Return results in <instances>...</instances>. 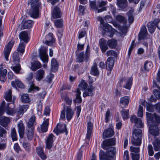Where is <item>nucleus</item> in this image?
Returning <instances> with one entry per match:
<instances>
[{
  "label": "nucleus",
  "mask_w": 160,
  "mask_h": 160,
  "mask_svg": "<svg viewBox=\"0 0 160 160\" xmlns=\"http://www.w3.org/2000/svg\"><path fill=\"white\" fill-rule=\"evenodd\" d=\"M4 98L8 102L11 101L12 100V91L9 89L5 93Z\"/></svg>",
  "instance_id": "ea45409f"
},
{
  "label": "nucleus",
  "mask_w": 160,
  "mask_h": 160,
  "mask_svg": "<svg viewBox=\"0 0 160 160\" xmlns=\"http://www.w3.org/2000/svg\"><path fill=\"white\" fill-rule=\"evenodd\" d=\"M52 17L53 18H60L61 17V12L59 8L55 7L52 11Z\"/></svg>",
  "instance_id": "6ab92c4d"
},
{
  "label": "nucleus",
  "mask_w": 160,
  "mask_h": 160,
  "mask_svg": "<svg viewBox=\"0 0 160 160\" xmlns=\"http://www.w3.org/2000/svg\"><path fill=\"white\" fill-rule=\"evenodd\" d=\"M11 85L12 87L15 88H17V87L22 88H24L23 84L18 79H16L15 81H12Z\"/></svg>",
  "instance_id": "cd10ccee"
},
{
  "label": "nucleus",
  "mask_w": 160,
  "mask_h": 160,
  "mask_svg": "<svg viewBox=\"0 0 160 160\" xmlns=\"http://www.w3.org/2000/svg\"><path fill=\"white\" fill-rule=\"evenodd\" d=\"M109 155H110L108 154L107 152L106 153H105L102 150L100 151L99 157L101 160H109V159L112 158V157H109Z\"/></svg>",
  "instance_id": "f704fd0d"
},
{
  "label": "nucleus",
  "mask_w": 160,
  "mask_h": 160,
  "mask_svg": "<svg viewBox=\"0 0 160 160\" xmlns=\"http://www.w3.org/2000/svg\"><path fill=\"white\" fill-rule=\"evenodd\" d=\"M33 24V22L31 20H28L24 22L22 26L23 29H29L32 27Z\"/></svg>",
  "instance_id": "c756f323"
},
{
  "label": "nucleus",
  "mask_w": 160,
  "mask_h": 160,
  "mask_svg": "<svg viewBox=\"0 0 160 160\" xmlns=\"http://www.w3.org/2000/svg\"><path fill=\"white\" fill-rule=\"evenodd\" d=\"M81 92L79 89H77L76 91V99L75 102L80 103L82 101V99L80 96Z\"/></svg>",
  "instance_id": "603ef678"
},
{
  "label": "nucleus",
  "mask_w": 160,
  "mask_h": 160,
  "mask_svg": "<svg viewBox=\"0 0 160 160\" xmlns=\"http://www.w3.org/2000/svg\"><path fill=\"white\" fill-rule=\"evenodd\" d=\"M12 58L14 61L16 62H19L20 60V58L19 57L18 53L17 52H15L13 54Z\"/></svg>",
  "instance_id": "bf43d9fd"
},
{
  "label": "nucleus",
  "mask_w": 160,
  "mask_h": 160,
  "mask_svg": "<svg viewBox=\"0 0 160 160\" xmlns=\"http://www.w3.org/2000/svg\"><path fill=\"white\" fill-rule=\"evenodd\" d=\"M48 49L44 46L41 47L39 49V55L41 59L45 63H47L48 61V56L47 54Z\"/></svg>",
  "instance_id": "9d476101"
},
{
  "label": "nucleus",
  "mask_w": 160,
  "mask_h": 160,
  "mask_svg": "<svg viewBox=\"0 0 160 160\" xmlns=\"http://www.w3.org/2000/svg\"><path fill=\"white\" fill-rule=\"evenodd\" d=\"M152 144L154 150L157 151L160 150V139L155 138L152 142Z\"/></svg>",
  "instance_id": "bb28decb"
},
{
  "label": "nucleus",
  "mask_w": 160,
  "mask_h": 160,
  "mask_svg": "<svg viewBox=\"0 0 160 160\" xmlns=\"http://www.w3.org/2000/svg\"><path fill=\"white\" fill-rule=\"evenodd\" d=\"M130 121L132 122H134L135 123V126L137 128H142L143 127L142 120L138 118L136 116H131L130 118Z\"/></svg>",
  "instance_id": "4468645a"
},
{
  "label": "nucleus",
  "mask_w": 160,
  "mask_h": 160,
  "mask_svg": "<svg viewBox=\"0 0 160 160\" xmlns=\"http://www.w3.org/2000/svg\"><path fill=\"white\" fill-rule=\"evenodd\" d=\"M160 21L159 19L156 18L153 21L148 23L147 27L150 33H152L154 32L156 26Z\"/></svg>",
  "instance_id": "ddd939ff"
},
{
  "label": "nucleus",
  "mask_w": 160,
  "mask_h": 160,
  "mask_svg": "<svg viewBox=\"0 0 160 160\" xmlns=\"http://www.w3.org/2000/svg\"><path fill=\"white\" fill-rule=\"evenodd\" d=\"M62 100L68 104L71 105L72 102V100L70 99L66 94H62L61 95Z\"/></svg>",
  "instance_id": "a18cd8bd"
},
{
  "label": "nucleus",
  "mask_w": 160,
  "mask_h": 160,
  "mask_svg": "<svg viewBox=\"0 0 160 160\" xmlns=\"http://www.w3.org/2000/svg\"><path fill=\"white\" fill-rule=\"evenodd\" d=\"M153 67V64L151 61H146L144 62V70L146 71H148L151 69Z\"/></svg>",
  "instance_id": "37998d69"
},
{
  "label": "nucleus",
  "mask_w": 160,
  "mask_h": 160,
  "mask_svg": "<svg viewBox=\"0 0 160 160\" xmlns=\"http://www.w3.org/2000/svg\"><path fill=\"white\" fill-rule=\"evenodd\" d=\"M160 69L158 71L156 78L153 81V88H158V90L154 89L153 93L157 99L160 98Z\"/></svg>",
  "instance_id": "0eeeda50"
},
{
  "label": "nucleus",
  "mask_w": 160,
  "mask_h": 160,
  "mask_svg": "<svg viewBox=\"0 0 160 160\" xmlns=\"http://www.w3.org/2000/svg\"><path fill=\"white\" fill-rule=\"evenodd\" d=\"M51 69L52 71L55 72L57 69L58 66V63L57 60L54 58L52 59L51 61Z\"/></svg>",
  "instance_id": "e433bc0d"
},
{
  "label": "nucleus",
  "mask_w": 160,
  "mask_h": 160,
  "mask_svg": "<svg viewBox=\"0 0 160 160\" xmlns=\"http://www.w3.org/2000/svg\"><path fill=\"white\" fill-rule=\"evenodd\" d=\"M35 119V116H32L28 121L26 127V134L28 139L30 140H32L33 138Z\"/></svg>",
  "instance_id": "7ed1b4c3"
},
{
  "label": "nucleus",
  "mask_w": 160,
  "mask_h": 160,
  "mask_svg": "<svg viewBox=\"0 0 160 160\" xmlns=\"http://www.w3.org/2000/svg\"><path fill=\"white\" fill-rule=\"evenodd\" d=\"M19 38L21 40H23L26 43L28 41V34L26 32H22L19 35Z\"/></svg>",
  "instance_id": "7c9ffc66"
},
{
  "label": "nucleus",
  "mask_w": 160,
  "mask_h": 160,
  "mask_svg": "<svg viewBox=\"0 0 160 160\" xmlns=\"http://www.w3.org/2000/svg\"><path fill=\"white\" fill-rule=\"evenodd\" d=\"M99 44L102 52H105L108 49L107 41L104 38H102L100 39L99 41Z\"/></svg>",
  "instance_id": "2eb2a0df"
},
{
  "label": "nucleus",
  "mask_w": 160,
  "mask_h": 160,
  "mask_svg": "<svg viewBox=\"0 0 160 160\" xmlns=\"http://www.w3.org/2000/svg\"><path fill=\"white\" fill-rule=\"evenodd\" d=\"M45 74V71L42 69H41L38 70L37 72L36 76V79L38 81H40L42 79Z\"/></svg>",
  "instance_id": "72a5a7b5"
},
{
  "label": "nucleus",
  "mask_w": 160,
  "mask_h": 160,
  "mask_svg": "<svg viewBox=\"0 0 160 160\" xmlns=\"http://www.w3.org/2000/svg\"><path fill=\"white\" fill-rule=\"evenodd\" d=\"M85 55L83 52H81L79 54L77 55L76 58V61L78 62H81L83 61Z\"/></svg>",
  "instance_id": "3c124183"
},
{
  "label": "nucleus",
  "mask_w": 160,
  "mask_h": 160,
  "mask_svg": "<svg viewBox=\"0 0 160 160\" xmlns=\"http://www.w3.org/2000/svg\"><path fill=\"white\" fill-rule=\"evenodd\" d=\"M10 104H12V105H14L13 103H8L7 106L5 107V111L7 114L13 115L15 113H16V110H14L13 108H12V106L10 107L9 106Z\"/></svg>",
  "instance_id": "b1692460"
},
{
  "label": "nucleus",
  "mask_w": 160,
  "mask_h": 160,
  "mask_svg": "<svg viewBox=\"0 0 160 160\" xmlns=\"http://www.w3.org/2000/svg\"><path fill=\"white\" fill-rule=\"evenodd\" d=\"M133 78L131 77H123L120 79L118 83V85L121 87L122 85L123 81L124 82L123 87L128 90H130L132 85Z\"/></svg>",
  "instance_id": "1a4fd4ad"
},
{
  "label": "nucleus",
  "mask_w": 160,
  "mask_h": 160,
  "mask_svg": "<svg viewBox=\"0 0 160 160\" xmlns=\"http://www.w3.org/2000/svg\"><path fill=\"white\" fill-rule=\"evenodd\" d=\"M95 88L92 85H89L88 88L86 89L83 93L84 97L87 96H91L93 95L92 91Z\"/></svg>",
  "instance_id": "a878e982"
},
{
  "label": "nucleus",
  "mask_w": 160,
  "mask_h": 160,
  "mask_svg": "<svg viewBox=\"0 0 160 160\" xmlns=\"http://www.w3.org/2000/svg\"><path fill=\"white\" fill-rule=\"evenodd\" d=\"M54 137V135L52 133L50 134L47 137L46 142V147L48 149H50L52 147Z\"/></svg>",
  "instance_id": "aec40b11"
},
{
  "label": "nucleus",
  "mask_w": 160,
  "mask_h": 160,
  "mask_svg": "<svg viewBox=\"0 0 160 160\" xmlns=\"http://www.w3.org/2000/svg\"><path fill=\"white\" fill-rule=\"evenodd\" d=\"M2 69L0 68V81L2 82H4L6 81L7 71L6 69Z\"/></svg>",
  "instance_id": "473e14b6"
},
{
  "label": "nucleus",
  "mask_w": 160,
  "mask_h": 160,
  "mask_svg": "<svg viewBox=\"0 0 160 160\" xmlns=\"http://www.w3.org/2000/svg\"><path fill=\"white\" fill-rule=\"evenodd\" d=\"M129 110L123 109L121 111L122 117L124 120L127 119L129 118Z\"/></svg>",
  "instance_id": "c03bdc74"
},
{
  "label": "nucleus",
  "mask_w": 160,
  "mask_h": 160,
  "mask_svg": "<svg viewBox=\"0 0 160 160\" xmlns=\"http://www.w3.org/2000/svg\"><path fill=\"white\" fill-rule=\"evenodd\" d=\"M10 122L8 118L3 116L0 118V124L3 127H5Z\"/></svg>",
  "instance_id": "2f4dec72"
},
{
  "label": "nucleus",
  "mask_w": 160,
  "mask_h": 160,
  "mask_svg": "<svg viewBox=\"0 0 160 160\" xmlns=\"http://www.w3.org/2000/svg\"><path fill=\"white\" fill-rule=\"evenodd\" d=\"M143 115V108L141 105L139 106L138 115L139 117H142Z\"/></svg>",
  "instance_id": "69168bd1"
},
{
  "label": "nucleus",
  "mask_w": 160,
  "mask_h": 160,
  "mask_svg": "<svg viewBox=\"0 0 160 160\" xmlns=\"http://www.w3.org/2000/svg\"><path fill=\"white\" fill-rule=\"evenodd\" d=\"M147 120L149 130L150 134L154 136H158L159 133L160 127H158L160 122V116L154 113L153 114L146 112Z\"/></svg>",
  "instance_id": "f257e3e1"
},
{
  "label": "nucleus",
  "mask_w": 160,
  "mask_h": 160,
  "mask_svg": "<svg viewBox=\"0 0 160 160\" xmlns=\"http://www.w3.org/2000/svg\"><path fill=\"white\" fill-rule=\"evenodd\" d=\"M30 88L28 90V92H30L34 90L38 91L39 90V88L38 87H36L32 82H30Z\"/></svg>",
  "instance_id": "864d4df0"
},
{
  "label": "nucleus",
  "mask_w": 160,
  "mask_h": 160,
  "mask_svg": "<svg viewBox=\"0 0 160 160\" xmlns=\"http://www.w3.org/2000/svg\"><path fill=\"white\" fill-rule=\"evenodd\" d=\"M21 101L24 103H27L30 102V99L27 94H24L22 95L21 97Z\"/></svg>",
  "instance_id": "49530a36"
},
{
  "label": "nucleus",
  "mask_w": 160,
  "mask_h": 160,
  "mask_svg": "<svg viewBox=\"0 0 160 160\" xmlns=\"http://www.w3.org/2000/svg\"><path fill=\"white\" fill-rule=\"evenodd\" d=\"M127 2V0H117V5L122 8H124L126 7Z\"/></svg>",
  "instance_id": "a19ab883"
},
{
  "label": "nucleus",
  "mask_w": 160,
  "mask_h": 160,
  "mask_svg": "<svg viewBox=\"0 0 160 160\" xmlns=\"http://www.w3.org/2000/svg\"><path fill=\"white\" fill-rule=\"evenodd\" d=\"M42 66L41 63L38 61H35L32 63L31 69L33 71H36Z\"/></svg>",
  "instance_id": "58836bf2"
},
{
  "label": "nucleus",
  "mask_w": 160,
  "mask_h": 160,
  "mask_svg": "<svg viewBox=\"0 0 160 160\" xmlns=\"http://www.w3.org/2000/svg\"><path fill=\"white\" fill-rule=\"evenodd\" d=\"M53 132L57 135L63 132H65L66 135L68 134V132L65 124H58L57 127L54 129Z\"/></svg>",
  "instance_id": "f8f14e48"
},
{
  "label": "nucleus",
  "mask_w": 160,
  "mask_h": 160,
  "mask_svg": "<svg viewBox=\"0 0 160 160\" xmlns=\"http://www.w3.org/2000/svg\"><path fill=\"white\" fill-rule=\"evenodd\" d=\"M65 112L67 119L68 121H70L72 118L74 113L73 111L70 107H67L66 110L65 107H64V109L61 112L60 119L63 120H65Z\"/></svg>",
  "instance_id": "6e6552de"
},
{
  "label": "nucleus",
  "mask_w": 160,
  "mask_h": 160,
  "mask_svg": "<svg viewBox=\"0 0 160 160\" xmlns=\"http://www.w3.org/2000/svg\"><path fill=\"white\" fill-rule=\"evenodd\" d=\"M33 0H29L28 3H31V8L30 9L29 14L31 16L35 18H38L39 14V9L40 8L41 4L38 1L32 2Z\"/></svg>",
  "instance_id": "39448f33"
},
{
  "label": "nucleus",
  "mask_w": 160,
  "mask_h": 160,
  "mask_svg": "<svg viewBox=\"0 0 160 160\" xmlns=\"http://www.w3.org/2000/svg\"><path fill=\"white\" fill-rule=\"evenodd\" d=\"M114 134V130L111 128H108L104 131L102 138L104 139L112 137Z\"/></svg>",
  "instance_id": "412c9836"
},
{
  "label": "nucleus",
  "mask_w": 160,
  "mask_h": 160,
  "mask_svg": "<svg viewBox=\"0 0 160 160\" xmlns=\"http://www.w3.org/2000/svg\"><path fill=\"white\" fill-rule=\"evenodd\" d=\"M25 45L23 42L19 44L18 48L17 51L20 53L22 54L25 51Z\"/></svg>",
  "instance_id": "5fc2aeb1"
},
{
  "label": "nucleus",
  "mask_w": 160,
  "mask_h": 160,
  "mask_svg": "<svg viewBox=\"0 0 160 160\" xmlns=\"http://www.w3.org/2000/svg\"><path fill=\"white\" fill-rule=\"evenodd\" d=\"M108 46L111 49L115 48L117 44V41L113 39H112L107 41Z\"/></svg>",
  "instance_id": "4c0bfd02"
},
{
  "label": "nucleus",
  "mask_w": 160,
  "mask_h": 160,
  "mask_svg": "<svg viewBox=\"0 0 160 160\" xmlns=\"http://www.w3.org/2000/svg\"><path fill=\"white\" fill-rule=\"evenodd\" d=\"M11 68L13 70L17 73H19L21 69L20 65L19 64H17L15 66H13Z\"/></svg>",
  "instance_id": "13d9d810"
},
{
  "label": "nucleus",
  "mask_w": 160,
  "mask_h": 160,
  "mask_svg": "<svg viewBox=\"0 0 160 160\" xmlns=\"http://www.w3.org/2000/svg\"><path fill=\"white\" fill-rule=\"evenodd\" d=\"M28 108V105L21 106L16 109V113L19 115H22Z\"/></svg>",
  "instance_id": "393cba45"
},
{
  "label": "nucleus",
  "mask_w": 160,
  "mask_h": 160,
  "mask_svg": "<svg viewBox=\"0 0 160 160\" xmlns=\"http://www.w3.org/2000/svg\"><path fill=\"white\" fill-rule=\"evenodd\" d=\"M148 150L149 155L150 156H153L154 152L152 146L151 144H149L148 145Z\"/></svg>",
  "instance_id": "052dcab7"
},
{
  "label": "nucleus",
  "mask_w": 160,
  "mask_h": 160,
  "mask_svg": "<svg viewBox=\"0 0 160 160\" xmlns=\"http://www.w3.org/2000/svg\"><path fill=\"white\" fill-rule=\"evenodd\" d=\"M155 105H153L151 104H148L147 106V110L149 112H153L154 111Z\"/></svg>",
  "instance_id": "680f3d73"
},
{
  "label": "nucleus",
  "mask_w": 160,
  "mask_h": 160,
  "mask_svg": "<svg viewBox=\"0 0 160 160\" xmlns=\"http://www.w3.org/2000/svg\"><path fill=\"white\" fill-rule=\"evenodd\" d=\"M49 124V119H47L44 120L41 125V129L42 132H46L48 129V126Z\"/></svg>",
  "instance_id": "c9c22d12"
},
{
  "label": "nucleus",
  "mask_w": 160,
  "mask_h": 160,
  "mask_svg": "<svg viewBox=\"0 0 160 160\" xmlns=\"http://www.w3.org/2000/svg\"><path fill=\"white\" fill-rule=\"evenodd\" d=\"M116 19L120 23H123L124 25H126L127 20L124 17L120 15H118L116 16Z\"/></svg>",
  "instance_id": "79ce46f5"
},
{
  "label": "nucleus",
  "mask_w": 160,
  "mask_h": 160,
  "mask_svg": "<svg viewBox=\"0 0 160 160\" xmlns=\"http://www.w3.org/2000/svg\"><path fill=\"white\" fill-rule=\"evenodd\" d=\"M11 134L12 141H13L17 140V136L15 128H13L11 129Z\"/></svg>",
  "instance_id": "de8ad7c7"
},
{
  "label": "nucleus",
  "mask_w": 160,
  "mask_h": 160,
  "mask_svg": "<svg viewBox=\"0 0 160 160\" xmlns=\"http://www.w3.org/2000/svg\"><path fill=\"white\" fill-rule=\"evenodd\" d=\"M90 54V48L89 45H88L85 52V59L86 60H88Z\"/></svg>",
  "instance_id": "0e129e2a"
},
{
  "label": "nucleus",
  "mask_w": 160,
  "mask_h": 160,
  "mask_svg": "<svg viewBox=\"0 0 160 160\" xmlns=\"http://www.w3.org/2000/svg\"><path fill=\"white\" fill-rule=\"evenodd\" d=\"M132 160H139V154L132 153Z\"/></svg>",
  "instance_id": "774afa93"
},
{
  "label": "nucleus",
  "mask_w": 160,
  "mask_h": 160,
  "mask_svg": "<svg viewBox=\"0 0 160 160\" xmlns=\"http://www.w3.org/2000/svg\"><path fill=\"white\" fill-rule=\"evenodd\" d=\"M147 34V31L145 26H143L138 35V40L140 41L144 40L146 38Z\"/></svg>",
  "instance_id": "a211bd4d"
},
{
  "label": "nucleus",
  "mask_w": 160,
  "mask_h": 160,
  "mask_svg": "<svg viewBox=\"0 0 160 160\" xmlns=\"http://www.w3.org/2000/svg\"><path fill=\"white\" fill-rule=\"evenodd\" d=\"M115 143V139L111 138L104 140L101 144L102 148L107 150L108 154L110 155L109 156L112 158L116 153V150L115 147L111 146L114 145Z\"/></svg>",
  "instance_id": "f03ea898"
},
{
  "label": "nucleus",
  "mask_w": 160,
  "mask_h": 160,
  "mask_svg": "<svg viewBox=\"0 0 160 160\" xmlns=\"http://www.w3.org/2000/svg\"><path fill=\"white\" fill-rule=\"evenodd\" d=\"M88 84L85 82L83 80L82 81L81 83L79 84L78 86V88L77 89L85 90L87 87Z\"/></svg>",
  "instance_id": "6e6d98bb"
},
{
  "label": "nucleus",
  "mask_w": 160,
  "mask_h": 160,
  "mask_svg": "<svg viewBox=\"0 0 160 160\" xmlns=\"http://www.w3.org/2000/svg\"><path fill=\"white\" fill-rule=\"evenodd\" d=\"M5 102L4 101H3L1 104L0 106V116H2L5 110Z\"/></svg>",
  "instance_id": "4d7b16f0"
},
{
  "label": "nucleus",
  "mask_w": 160,
  "mask_h": 160,
  "mask_svg": "<svg viewBox=\"0 0 160 160\" xmlns=\"http://www.w3.org/2000/svg\"><path fill=\"white\" fill-rule=\"evenodd\" d=\"M142 130L139 129H135L132 132V144L137 146H140L142 143Z\"/></svg>",
  "instance_id": "423d86ee"
},
{
  "label": "nucleus",
  "mask_w": 160,
  "mask_h": 160,
  "mask_svg": "<svg viewBox=\"0 0 160 160\" xmlns=\"http://www.w3.org/2000/svg\"><path fill=\"white\" fill-rule=\"evenodd\" d=\"M6 133L7 131L6 130L0 126V137H5Z\"/></svg>",
  "instance_id": "338daca9"
},
{
  "label": "nucleus",
  "mask_w": 160,
  "mask_h": 160,
  "mask_svg": "<svg viewBox=\"0 0 160 160\" xmlns=\"http://www.w3.org/2000/svg\"><path fill=\"white\" fill-rule=\"evenodd\" d=\"M114 58L112 57H110L108 58L107 62L106 64L108 70L111 71L114 64Z\"/></svg>",
  "instance_id": "5701e85b"
},
{
  "label": "nucleus",
  "mask_w": 160,
  "mask_h": 160,
  "mask_svg": "<svg viewBox=\"0 0 160 160\" xmlns=\"http://www.w3.org/2000/svg\"><path fill=\"white\" fill-rule=\"evenodd\" d=\"M107 57L110 56H116L117 55V53L116 52L113 50H109L106 53Z\"/></svg>",
  "instance_id": "e2e57ef3"
},
{
  "label": "nucleus",
  "mask_w": 160,
  "mask_h": 160,
  "mask_svg": "<svg viewBox=\"0 0 160 160\" xmlns=\"http://www.w3.org/2000/svg\"><path fill=\"white\" fill-rule=\"evenodd\" d=\"M45 39V43L48 45L51 46L55 42L53 34L51 32L49 33L46 36Z\"/></svg>",
  "instance_id": "dca6fc26"
},
{
  "label": "nucleus",
  "mask_w": 160,
  "mask_h": 160,
  "mask_svg": "<svg viewBox=\"0 0 160 160\" xmlns=\"http://www.w3.org/2000/svg\"><path fill=\"white\" fill-rule=\"evenodd\" d=\"M14 44V42L12 40H11L5 47L3 51L4 55L6 60L7 61H8V57Z\"/></svg>",
  "instance_id": "9b49d317"
},
{
  "label": "nucleus",
  "mask_w": 160,
  "mask_h": 160,
  "mask_svg": "<svg viewBox=\"0 0 160 160\" xmlns=\"http://www.w3.org/2000/svg\"><path fill=\"white\" fill-rule=\"evenodd\" d=\"M18 132L21 138H23L25 130V126L21 120L19 121L18 123Z\"/></svg>",
  "instance_id": "f3484780"
},
{
  "label": "nucleus",
  "mask_w": 160,
  "mask_h": 160,
  "mask_svg": "<svg viewBox=\"0 0 160 160\" xmlns=\"http://www.w3.org/2000/svg\"><path fill=\"white\" fill-rule=\"evenodd\" d=\"M120 103L122 104L127 105L129 102V98L127 96H125L120 99Z\"/></svg>",
  "instance_id": "8fccbe9b"
},
{
  "label": "nucleus",
  "mask_w": 160,
  "mask_h": 160,
  "mask_svg": "<svg viewBox=\"0 0 160 160\" xmlns=\"http://www.w3.org/2000/svg\"><path fill=\"white\" fill-rule=\"evenodd\" d=\"M91 74L95 76H98L99 74V70L97 68V64L96 62L93 63L91 67Z\"/></svg>",
  "instance_id": "c85d7f7f"
},
{
  "label": "nucleus",
  "mask_w": 160,
  "mask_h": 160,
  "mask_svg": "<svg viewBox=\"0 0 160 160\" xmlns=\"http://www.w3.org/2000/svg\"><path fill=\"white\" fill-rule=\"evenodd\" d=\"M99 20L101 24L102 33L110 37H112L114 34V31L115 30L108 23L105 22L103 19L102 18H100Z\"/></svg>",
  "instance_id": "20e7f679"
},
{
  "label": "nucleus",
  "mask_w": 160,
  "mask_h": 160,
  "mask_svg": "<svg viewBox=\"0 0 160 160\" xmlns=\"http://www.w3.org/2000/svg\"><path fill=\"white\" fill-rule=\"evenodd\" d=\"M90 5L91 8L93 10H96L98 13H99L102 11L106 10V7H103L101 9H98V7L96 6L95 1H89Z\"/></svg>",
  "instance_id": "4be33fe9"
},
{
  "label": "nucleus",
  "mask_w": 160,
  "mask_h": 160,
  "mask_svg": "<svg viewBox=\"0 0 160 160\" xmlns=\"http://www.w3.org/2000/svg\"><path fill=\"white\" fill-rule=\"evenodd\" d=\"M63 21L62 19H57L55 20L54 22L55 26L57 28H62L63 25Z\"/></svg>",
  "instance_id": "09e8293b"
}]
</instances>
